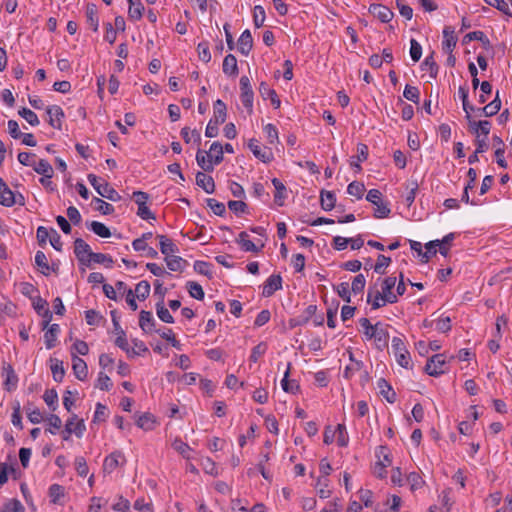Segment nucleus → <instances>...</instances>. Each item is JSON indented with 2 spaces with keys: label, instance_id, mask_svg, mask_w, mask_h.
Returning <instances> with one entry per match:
<instances>
[{
  "label": "nucleus",
  "instance_id": "f257e3e1",
  "mask_svg": "<svg viewBox=\"0 0 512 512\" xmlns=\"http://www.w3.org/2000/svg\"><path fill=\"white\" fill-rule=\"evenodd\" d=\"M360 331L363 333L365 340L373 341L378 350H383L388 346L389 332L388 325L382 322L371 324L369 319L361 318L359 320Z\"/></svg>",
  "mask_w": 512,
  "mask_h": 512
},
{
  "label": "nucleus",
  "instance_id": "f03ea898",
  "mask_svg": "<svg viewBox=\"0 0 512 512\" xmlns=\"http://www.w3.org/2000/svg\"><path fill=\"white\" fill-rule=\"evenodd\" d=\"M87 179L100 196L113 202H118L121 200L120 194L112 186H110L108 182L98 178L94 174H89Z\"/></svg>",
  "mask_w": 512,
  "mask_h": 512
},
{
  "label": "nucleus",
  "instance_id": "7ed1b4c3",
  "mask_svg": "<svg viewBox=\"0 0 512 512\" xmlns=\"http://www.w3.org/2000/svg\"><path fill=\"white\" fill-rule=\"evenodd\" d=\"M391 349L398 365L406 369L412 368L410 353L401 337L392 338Z\"/></svg>",
  "mask_w": 512,
  "mask_h": 512
},
{
  "label": "nucleus",
  "instance_id": "20e7f679",
  "mask_svg": "<svg viewBox=\"0 0 512 512\" xmlns=\"http://www.w3.org/2000/svg\"><path fill=\"white\" fill-rule=\"evenodd\" d=\"M0 204L6 207L25 205L24 196L21 193H14L2 178H0Z\"/></svg>",
  "mask_w": 512,
  "mask_h": 512
},
{
  "label": "nucleus",
  "instance_id": "39448f33",
  "mask_svg": "<svg viewBox=\"0 0 512 512\" xmlns=\"http://www.w3.org/2000/svg\"><path fill=\"white\" fill-rule=\"evenodd\" d=\"M126 464V457L120 450H115L107 455L103 461V472L105 474L113 473L117 468Z\"/></svg>",
  "mask_w": 512,
  "mask_h": 512
},
{
  "label": "nucleus",
  "instance_id": "423d86ee",
  "mask_svg": "<svg viewBox=\"0 0 512 512\" xmlns=\"http://www.w3.org/2000/svg\"><path fill=\"white\" fill-rule=\"evenodd\" d=\"M240 89L241 95L240 99L243 106L247 109L248 113H252L253 110V98L254 93L250 84V80L247 76H242L240 78Z\"/></svg>",
  "mask_w": 512,
  "mask_h": 512
},
{
  "label": "nucleus",
  "instance_id": "0eeeda50",
  "mask_svg": "<svg viewBox=\"0 0 512 512\" xmlns=\"http://www.w3.org/2000/svg\"><path fill=\"white\" fill-rule=\"evenodd\" d=\"M446 370V358L443 354L432 356L426 363L425 371L430 376H439Z\"/></svg>",
  "mask_w": 512,
  "mask_h": 512
},
{
  "label": "nucleus",
  "instance_id": "6e6552de",
  "mask_svg": "<svg viewBox=\"0 0 512 512\" xmlns=\"http://www.w3.org/2000/svg\"><path fill=\"white\" fill-rule=\"evenodd\" d=\"M248 147L253 153V155L261 160L263 163H269L273 159V153L271 149L267 147H261L260 142L252 138L248 141Z\"/></svg>",
  "mask_w": 512,
  "mask_h": 512
},
{
  "label": "nucleus",
  "instance_id": "1a4fd4ad",
  "mask_svg": "<svg viewBox=\"0 0 512 512\" xmlns=\"http://www.w3.org/2000/svg\"><path fill=\"white\" fill-rule=\"evenodd\" d=\"M74 252L83 265L89 266V260L93 254L90 246L81 238H77L74 242Z\"/></svg>",
  "mask_w": 512,
  "mask_h": 512
},
{
  "label": "nucleus",
  "instance_id": "9d476101",
  "mask_svg": "<svg viewBox=\"0 0 512 512\" xmlns=\"http://www.w3.org/2000/svg\"><path fill=\"white\" fill-rule=\"evenodd\" d=\"M65 430L68 435L75 434L78 438H81L86 430L84 421L78 419L76 414H73L65 424Z\"/></svg>",
  "mask_w": 512,
  "mask_h": 512
},
{
  "label": "nucleus",
  "instance_id": "9b49d317",
  "mask_svg": "<svg viewBox=\"0 0 512 512\" xmlns=\"http://www.w3.org/2000/svg\"><path fill=\"white\" fill-rule=\"evenodd\" d=\"M368 10L369 13L379 19L382 23L390 22L394 16L392 10L382 4H371Z\"/></svg>",
  "mask_w": 512,
  "mask_h": 512
},
{
  "label": "nucleus",
  "instance_id": "f8f14e48",
  "mask_svg": "<svg viewBox=\"0 0 512 512\" xmlns=\"http://www.w3.org/2000/svg\"><path fill=\"white\" fill-rule=\"evenodd\" d=\"M396 282L397 278L395 276H389L385 278L382 282L380 293L384 295V297L386 298L385 300L390 304L397 302V295L392 291L396 285Z\"/></svg>",
  "mask_w": 512,
  "mask_h": 512
},
{
  "label": "nucleus",
  "instance_id": "ddd939ff",
  "mask_svg": "<svg viewBox=\"0 0 512 512\" xmlns=\"http://www.w3.org/2000/svg\"><path fill=\"white\" fill-rule=\"evenodd\" d=\"M72 369L75 377L84 381L88 376V367L86 362L80 357L76 356L75 353H72Z\"/></svg>",
  "mask_w": 512,
  "mask_h": 512
},
{
  "label": "nucleus",
  "instance_id": "4468645a",
  "mask_svg": "<svg viewBox=\"0 0 512 512\" xmlns=\"http://www.w3.org/2000/svg\"><path fill=\"white\" fill-rule=\"evenodd\" d=\"M469 130L476 135V137H480L483 135L485 137L488 136L491 129V123L487 120L475 121L472 119L468 120Z\"/></svg>",
  "mask_w": 512,
  "mask_h": 512
},
{
  "label": "nucleus",
  "instance_id": "2eb2a0df",
  "mask_svg": "<svg viewBox=\"0 0 512 512\" xmlns=\"http://www.w3.org/2000/svg\"><path fill=\"white\" fill-rule=\"evenodd\" d=\"M49 117V124L56 129L61 128L62 119L64 118V112L58 105L49 106L46 110Z\"/></svg>",
  "mask_w": 512,
  "mask_h": 512
},
{
  "label": "nucleus",
  "instance_id": "dca6fc26",
  "mask_svg": "<svg viewBox=\"0 0 512 512\" xmlns=\"http://www.w3.org/2000/svg\"><path fill=\"white\" fill-rule=\"evenodd\" d=\"M157 237L160 251L165 257L173 256L179 252L178 246L170 238L165 235H158Z\"/></svg>",
  "mask_w": 512,
  "mask_h": 512
},
{
  "label": "nucleus",
  "instance_id": "f3484780",
  "mask_svg": "<svg viewBox=\"0 0 512 512\" xmlns=\"http://www.w3.org/2000/svg\"><path fill=\"white\" fill-rule=\"evenodd\" d=\"M236 242L245 252H259L261 248L264 246L263 243L260 246H257L254 242H252L249 239L248 233L244 231L238 235Z\"/></svg>",
  "mask_w": 512,
  "mask_h": 512
},
{
  "label": "nucleus",
  "instance_id": "a211bd4d",
  "mask_svg": "<svg viewBox=\"0 0 512 512\" xmlns=\"http://www.w3.org/2000/svg\"><path fill=\"white\" fill-rule=\"evenodd\" d=\"M45 331L44 333V342L47 349H51L56 345V341L58 338V335L60 333V327L58 324H52L47 327H43Z\"/></svg>",
  "mask_w": 512,
  "mask_h": 512
},
{
  "label": "nucleus",
  "instance_id": "6ab92c4d",
  "mask_svg": "<svg viewBox=\"0 0 512 512\" xmlns=\"http://www.w3.org/2000/svg\"><path fill=\"white\" fill-rule=\"evenodd\" d=\"M282 288V278L279 275H271L265 282L262 294L269 297Z\"/></svg>",
  "mask_w": 512,
  "mask_h": 512
},
{
  "label": "nucleus",
  "instance_id": "aec40b11",
  "mask_svg": "<svg viewBox=\"0 0 512 512\" xmlns=\"http://www.w3.org/2000/svg\"><path fill=\"white\" fill-rule=\"evenodd\" d=\"M253 47V38L250 30L246 29L242 32L238 39V50L241 54L247 56Z\"/></svg>",
  "mask_w": 512,
  "mask_h": 512
},
{
  "label": "nucleus",
  "instance_id": "412c9836",
  "mask_svg": "<svg viewBox=\"0 0 512 512\" xmlns=\"http://www.w3.org/2000/svg\"><path fill=\"white\" fill-rule=\"evenodd\" d=\"M424 326L426 327H434L437 331L441 333H447L451 330V319L449 316H441L433 321H424Z\"/></svg>",
  "mask_w": 512,
  "mask_h": 512
},
{
  "label": "nucleus",
  "instance_id": "4be33fe9",
  "mask_svg": "<svg viewBox=\"0 0 512 512\" xmlns=\"http://www.w3.org/2000/svg\"><path fill=\"white\" fill-rule=\"evenodd\" d=\"M139 326L145 333H152L155 330V319L149 311L142 310L139 316Z\"/></svg>",
  "mask_w": 512,
  "mask_h": 512
},
{
  "label": "nucleus",
  "instance_id": "5701e85b",
  "mask_svg": "<svg viewBox=\"0 0 512 512\" xmlns=\"http://www.w3.org/2000/svg\"><path fill=\"white\" fill-rule=\"evenodd\" d=\"M196 184L208 194H212L215 191L213 178L204 172H198L196 174Z\"/></svg>",
  "mask_w": 512,
  "mask_h": 512
},
{
  "label": "nucleus",
  "instance_id": "b1692460",
  "mask_svg": "<svg viewBox=\"0 0 512 512\" xmlns=\"http://www.w3.org/2000/svg\"><path fill=\"white\" fill-rule=\"evenodd\" d=\"M456 43L457 38L454 36V31L450 27H446L443 30L442 50L447 54H451Z\"/></svg>",
  "mask_w": 512,
  "mask_h": 512
},
{
  "label": "nucleus",
  "instance_id": "393cba45",
  "mask_svg": "<svg viewBox=\"0 0 512 512\" xmlns=\"http://www.w3.org/2000/svg\"><path fill=\"white\" fill-rule=\"evenodd\" d=\"M33 307L38 314L43 316L44 328L47 327L52 319V314L47 307V302L44 299L38 297L33 301Z\"/></svg>",
  "mask_w": 512,
  "mask_h": 512
},
{
  "label": "nucleus",
  "instance_id": "a878e982",
  "mask_svg": "<svg viewBox=\"0 0 512 512\" xmlns=\"http://www.w3.org/2000/svg\"><path fill=\"white\" fill-rule=\"evenodd\" d=\"M164 261L167 265V268L173 272H182L187 266V261L176 254L173 256L164 257Z\"/></svg>",
  "mask_w": 512,
  "mask_h": 512
},
{
  "label": "nucleus",
  "instance_id": "bb28decb",
  "mask_svg": "<svg viewBox=\"0 0 512 512\" xmlns=\"http://www.w3.org/2000/svg\"><path fill=\"white\" fill-rule=\"evenodd\" d=\"M272 184L275 188L274 201L278 206H283L287 198V190L284 184L277 178L272 179Z\"/></svg>",
  "mask_w": 512,
  "mask_h": 512
},
{
  "label": "nucleus",
  "instance_id": "cd10ccee",
  "mask_svg": "<svg viewBox=\"0 0 512 512\" xmlns=\"http://www.w3.org/2000/svg\"><path fill=\"white\" fill-rule=\"evenodd\" d=\"M223 72L227 76L236 77L238 75L237 59L234 55L228 54L223 60Z\"/></svg>",
  "mask_w": 512,
  "mask_h": 512
},
{
  "label": "nucleus",
  "instance_id": "c85d7f7f",
  "mask_svg": "<svg viewBox=\"0 0 512 512\" xmlns=\"http://www.w3.org/2000/svg\"><path fill=\"white\" fill-rule=\"evenodd\" d=\"M86 18L89 26L93 31H97L99 27V18L97 7L94 4H88L86 7Z\"/></svg>",
  "mask_w": 512,
  "mask_h": 512
},
{
  "label": "nucleus",
  "instance_id": "c756f323",
  "mask_svg": "<svg viewBox=\"0 0 512 512\" xmlns=\"http://www.w3.org/2000/svg\"><path fill=\"white\" fill-rule=\"evenodd\" d=\"M197 164L206 172H211L214 169V164L210 157H208V152L198 150L196 154Z\"/></svg>",
  "mask_w": 512,
  "mask_h": 512
},
{
  "label": "nucleus",
  "instance_id": "7c9ffc66",
  "mask_svg": "<svg viewBox=\"0 0 512 512\" xmlns=\"http://www.w3.org/2000/svg\"><path fill=\"white\" fill-rule=\"evenodd\" d=\"M357 156L353 157L351 160V166L356 169V171L361 170L360 162L365 161L368 156V148L365 144H359L357 147Z\"/></svg>",
  "mask_w": 512,
  "mask_h": 512
},
{
  "label": "nucleus",
  "instance_id": "2f4dec72",
  "mask_svg": "<svg viewBox=\"0 0 512 512\" xmlns=\"http://www.w3.org/2000/svg\"><path fill=\"white\" fill-rule=\"evenodd\" d=\"M208 157L211 158L214 165H218L223 161V146L219 142H213Z\"/></svg>",
  "mask_w": 512,
  "mask_h": 512
},
{
  "label": "nucleus",
  "instance_id": "473e14b6",
  "mask_svg": "<svg viewBox=\"0 0 512 512\" xmlns=\"http://www.w3.org/2000/svg\"><path fill=\"white\" fill-rule=\"evenodd\" d=\"M214 114H213V120L216 122V123H219V124H222L225 122L226 120V105L225 103L218 99L217 101H215L214 103Z\"/></svg>",
  "mask_w": 512,
  "mask_h": 512
},
{
  "label": "nucleus",
  "instance_id": "72a5a7b5",
  "mask_svg": "<svg viewBox=\"0 0 512 512\" xmlns=\"http://www.w3.org/2000/svg\"><path fill=\"white\" fill-rule=\"evenodd\" d=\"M51 362V365H50V369H51V372H52V375H53V379L56 381V382H61L64 378V375H65V370H64V367H63V362L61 360H58V359H51L50 360Z\"/></svg>",
  "mask_w": 512,
  "mask_h": 512
},
{
  "label": "nucleus",
  "instance_id": "f704fd0d",
  "mask_svg": "<svg viewBox=\"0 0 512 512\" xmlns=\"http://www.w3.org/2000/svg\"><path fill=\"white\" fill-rule=\"evenodd\" d=\"M385 299L384 295L379 291L368 292L367 301L371 304L372 309H378L388 303Z\"/></svg>",
  "mask_w": 512,
  "mask_h": 512
},
{
  "label": "nucleus",
  "instance_id": "c9c22d12",
  "mask_svg": "<svg viewBox=\"0 0 512 512\" xmlns=\"http://www.w3.org/2000/svg\"><path fill=\"white\" fill-rule=\"evenodd\" d=\"M320 200H321V207L325 211H330L335 206L336 197H335V194L331 191H322Z\"/></svg>",
  "mask_w": 512,
  "mask_h": 512
},
{
  "label": "nucleus",
  "instance_id": "e433bc0d",
  "mask_svg": "<svg viewBox=\"0 0 512 512\" xmlns=\"http://www.w3.org/2000/svg\"><path fill=\"white\" fill-rule=\"evenodd\" d=\"M49 496L51 498V502L54 504H60L62 503V499L65 496V489L63 486L59 484H52L49 487Z\"/></svg>",
  "mask_w": 512,
  "mask_h": 512
},
{
  "label": "nucleus",
  "instance_id": "4c0bfd02",
  "mask_svg": "<svg viewBox=\"0 0 512 512\" xmlns=\"http://www.w3.org/2000/svg\"><path fill=\"white\" fill-rule=\"evenodd\" d=\"M23 504L16 498L7 500L0 508V512H24Z\"/></svg>",
  "mask_w": 512,
  "mask_h": 512
},
{
  "label": "nucleus",
  "instance_id": "58836bf2",
  "mask_svg": "<svg viewBox=\"0 0 512 512\" xmlns=\"http://www.w3.org/2000/svg\"><path fill=\"white\" fill-rule=\"evenodd\" d=\"M87 227L93 233H95L96 235H98L102 238H108L111 236V232H110L109 228L101 222L92 221Z\"/></svg>",
  "mask_w": 512,
  "mask_h": 512
},
{
  "label": "nucleus",
  "instance_id": "ea45409f",
  "mask_svg": "<svg viewBox=\"0 0 512 512\" xmlns=\"http://www.w3.org/2000/svg\"><path fill=\"white\" fill-rule=\"evenodd\" d=\"M455 239V233H449L445 235L441 240H435L436 246L439 247V252L443 256H447L450 245L452 241Z\"/></svg>",
  "mask_w": 512,
  "mask_h": 512
},
{
  "label": "nucleus",
  "instance_id": "a19ab883",
  "mask_svg": "<svg viewBox=\"0 0 512 512\" xmlns=\"http://www.w3.org/2000/svg\"><path fill=\"white\" fill-rule=\"evenodd\" d=\"M289 373H290V363L288 364L287 369L284 373V377L281 380V386L285 392L294 394V393H296V391H298L299 385L295 381L288 380Z\"/></svg>",
  "mask_w": 512,
  "mask_h": 512
},
{
  "label": "nucleus",
  "instance_id": "79ce46f5",
  "mask_svg": "<svg viewBox=\"0 0 512 512\" xmlns=\"http://www.w3.org/2000/svg\"><path fill=\"white\" fill-rule=\"evenodd\" d=\"M33 168L36 173L43 176L52 177L53 175V168L47 160L41 159L40 161L35 162Z\"/></svg>",
  "mask_w": 512,
  "mask_h": 512
},
{
  "label": "nucleus",
  "instance_id": "37998d69",
  "mask_svg": "<svg viewBox=\"0 0 512 512\" xmlns=\"http://www.w3.org/2000/svg\"><path fill=\"white\" fill-rule=\"evenodd\" d=\"M501 108V100L498 98V94L496 95L495 99L492 100L489 104L484 106L482 108V113L486 117L494 116L499 112Z\"/></svg>",
  "mask_w": 512,
  "mask_h": 512
},
{
  "label": "nucleus",
  "instance_id": "c03bdc74",
  "mask_svg": "<svg viewBox=\"0 0 512 512\" xmlns=\"http://www.w3.org/2000/svg\"><path fill=\"white\" fill-rule=\"evenodd\" d=\"M329 487V479L328 478H318L316 483L317 493L320 498L326 499L330 497L331 490Z\"/></svg>",
  "mask_w": 512,
  "mask_h": 512
},
{
  "label": "nucleus",
  "instance_id": "a18cd8bd",
  "mask_svg": "<svg viewBox=\"0 0 512 512\" xmlns=\"http://www.w3.org/2000/svg\"><path fill=\"white\" fill-rule=\"evenodd\" d=\"M156 313L159 319L165 323H174V318L162 301L156 303Z\"/></svg>",
  "mask_w": 512,
  "mask_h": 512
},
{
  "label": "nucleus",
  "instance_id": "49530a36",
  "mask_svg": "<svg viewBox=\"0 0 512 512\" xmlns=\"http://www.w3.org/2000/svg\"><path fill=\"white\" fill-rule=\"evenodd\" d=\"M337 443L340 447H346L349 443V435L344 424H338L336 429Z\"/></svg>",
  "mask_w": 512,
  "mask_h": 512
},
{
  "label": "nucleus",
  "instance_id": "de8ad7c7",
  "mask_svg": "<svg viewBox=\"0 0 512 512\" xmlns=\"http://www.w3.org/2000/svg\"><path fill=\"white\" fill-rule=\"evenodd\" d=\"M150 284L147 281H140L136 287L134 294L139 300H145L150 294Z\"/></svg>",
  "mask_w": 512,
  "mask_h": 512
},
{
  "label": "nucleus",
  "instance_id": "09e8293b",
  "mask_svg": "<svg viewBox=\"0 0 512 512\" xmlns=\"http://www.w3.org/2000/svg\"><path fill=\"white\" fill-rule=\"evenodd\" d=\"M129 17L133 20H139L142 17V12L144 10V6L141 2H133V0H129Z\"/></svg>",
  "mask_w": 512,
  "mask_h": 512
},
{
  "label": "nucleus",
  "instance_id": "8fccbe9b",
  "mask_svg": "<svg viewBox=\"0 0 512 512\" xmlns=\"http://www.w3.org/2000/svg\"><path fill=\"white\" fill-rule=\"evenodd\" d=\"M201 466L206 474L212 476H218L219 470L216 463L209 457L203 458L201 461Z\"/></svg>",
  "mask_w": 512,
  "mask_h": 512
},
{
  "label": "nucleus",
  "instance_id": "3c124183",
  "mask_svg": "<svg viewBox=\"0 0 512 512\" xmlns=\"http://www.w3.org/2000/svg\"><path fill=\"white\" fill-rule=\"evenodd\" d=\"M181 136L186 143L193 141L199 144L201 141L200 133L197 130H190L188 127L181 130Z\"/></svg>",
  "mask_w": 512,
  "mask_h": 512
},
{
  "label": "nucleus",
  "instance_id": "603ef678",
  "mask_svg": "<svg viewBox=\"0 0 512 512\" xmlns=\"http://www.w3.org/2000/svg\"><path fill=\"white\" fill-rule=\"evenodd\" d=\"M365 191V186L363 183L353 181L347 187V193L349 195L355 196L357 199H361Z\"/></svg>",
  "mask_w": 512,
  "mask_h": 512
},
{
  "label": "nucleus",
  "instance_id": "864d4df0",
  "mask_svg": "<svg viewBox=\"0 0 512 512\" xmlns=\"http://www.w3.org/2000/svg\"><path fill=\"white\" fill-rule=\"evenodd\" d=\"M267 142L270 145H274L278 142V131L273 124H266L263 128Z\"/></svg>",
  "mask_w": 512,
  "mask_h": 512
},
{
  "label": "nucleus",
  "instance_id": "5fc2aeb1",
  "mask_svg": "<svg viewBox=\"0 0 512 512\" xmlns=\"http://www.w3.org/2000/svg\"><path fill=\"white\" fill-rule=\"evenodd\" d=\"M188 292L191 297L202 300L204 298V291L200 284L190 281L187 283Z\"/></svg>",
  "mask_w": 512,
  "mask_h": 512
},
{
  "label": "nucleus",
  "instance_id": "6e6d98bb",
  "mask_svg": "<svg viewBox=\"0 0 512 512\" xmlns=\"http://www.w3.org/2000/svg\"><path fill=\"white\" fill-rule=\"evenodd\" d=\"M91 262L98 263V264H104L106 267H112V264H113V260L109 255L103 254V253H94V252L89 260V264Z\"/></svg>",
  "mask_w": 512,
  "mask_h": 512
},
{
  "label": "nucleus",
  "instance_id": "4d7b16f0",
  "mask_svg": "<svg viewBox=\"0 0 512 512\" xmlns=\"http://www.w3.org/2000/svg\"><path fill=\"white\" fill-rule=\"evenodd\" d=\"M419 95H420V92L417 87L410 86V85L405 86L404 91H403V96L407 100L417 104L419 102Z\"/></svg>",
  "mask_w": 512,
  "mask_h": 512
},
{
  "label": "nucleus",
  "instance_id": "13d9d810",
  "mask_svg": "<svg viewBox=\"0 0 512 512\" xmlns=\"http://www.w3.org/2000/svg\"><path fill=\"white\" fill-rule=\"evenodd\" d=\"M43 400L53 411L56 410L58 403V395L55 390H46L43 395Z\"/></svg>",
  "mask_w": 512,
  "mask_h": 512
},
{
  "label": "nucleus",
  "instance_id": "bf43d9fd",
  "mask_svg": "<svg viewBox=\"0 0 512 512\" xmlns=\"http://www.w3.org/2000/svg\"><path fill=\"white\" fill-rule=\"evenodd\" d=\"M266 351H267V344L264 342H260L258 345H256L252 349L249 360L253 363H256L258 361V359L266 353Z\"/></svg>",
  "mask_w": 512,
  "mask_h": 512
},
{
  "label": "nucleus",
  "instance_id": "052dcab7",
  "mask_svg": "<svg viewBox=\"0 0 512 512\" xmlns=\"http://www.w3.org/2000/svg\"><path fill=\"white\" fill-rule=\"evenodd\" d=\"M206 203L207 206L213 211V213L218 216H222L226 211L225 205L216 199L209 198L206 200Z\"/></svg>",
  "mask_w": 512,
  "mask_h": 512
},
{
  "label": "nucleus",
  "instance_id": "680f3d73",
  "mask_svg": "<svg viewBox=\"0 0 512 512\" xmlns=\"http://www.w3.org/2000/svg\"><path fill=\"white\" fill-rule=\"evenodd\" d=\"M19 115L23 117L30 125L37 126L39 124V119L36 113L28 108H23L19 111Z\"/></svg>",
  "mask_w": 512,
  "mask_h": 512
},
{
  "label": "nucleus",
  "instance_id": "e2e57ef3",
  "mask_svg": "<svg viewBox=\"0 0 512 512\" xmlns=\"http://www.w3.org/2000/svg\"><path fill=\"white\" fill-rule=\"evenodd\" d=\"M112 386V382H111V379L109 378L108 375H106L105 373L103 372H100L98 374V378H97V381H96V384H95V387L100 389V390H109Z\"/></svg>",
  "mask_w": 512,
  "mask_h": 512
},
{
  "label": "nucleus",
  "instance_id": "0e129e2a",
  "mask_svg": "<svg viewBox=\"0 0 512 512\" xmlns=\"http://www.w3.org/2000/svg\"><path fill=\"white\" fill-rule=\"evenodd\" d=\"M410 56L414 62H418L422 56V47L415 39L410 40Z\"/></svg>",
  "mask_w": 512,
  "mask_h": 512
},
{
  "label": "nucleus",
  "instance_id": "69168bd1",
  "mask_svg": "<svg viewBox=\"0 0 512 512\" xmlns=\"http://www.w3.org/2000/svg\"><path fill=\"white\" fill-rule=\"evenodd\" d=\"M93 202L97 205L96 209L104 215H110L114 212V207L100 198L95 197Z\"/></svg>",
  "mask_w": 512,
  "mask_h": 512
},
{
  "label": "nucleus",
  "instance_id": "338daca9",
  "mask_svg": "<svg viewBox=\"0 0 512 512\" xmlns=\"http://www.w3.org/2000/svg\"><path fill=\"white\" fill-rule=\"evenodd\" d=\"M335 290L339 297H341L346 302H350L351 289L347 282H342L338 284Z\"/></svg>",
  "mask_w": 512,
  "mask_h": 512
},
{
  "label": "nucleus",
  "instance_id": "774afa93",
  "mask_svg": "<svg viewBox=\"0 0 512 512\" xmlns=\"http://www.w3.org/2000/svg\"><path fill=\"white\" fill-rule=\"evenodd\" d=\"M365 284L366 280L364 275L358 274L357 276L354 277L350 289L352 292L357 294L364 290Z\"/></svg>",
  "mask_w": 512,
  "mask_h": 512
}]
</instances>
